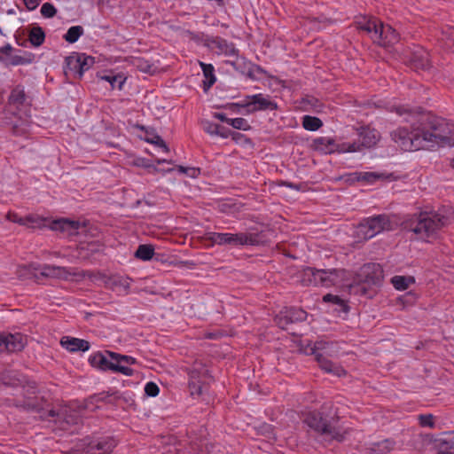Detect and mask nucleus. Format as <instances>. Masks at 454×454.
<instances>
[{"instance_id":"nucleus-58","label":"nucleus","mask_w":454,"mask_h":454,"mask_svg":"<svg viewBox=\"0 0 454 454\" xmlns=\"http://www.w3.org/2000/svg\"><path fill=\"white\" fill-rule=\"evenodd\" d=\"M222 336H223V334L219 331H216V332H207V333H205V338L209 339V340H217V339H219Z\"/></svg>"},{"instance_id":"nucleus-49","label":"nucleus","mask_w":454,"mask_h":454,"mask_svg":"<svg viewBox=\"0 0 454 454\" xmlns=\"http://www.w3.org/2000/svg\"><path fill=\"white\" fill-rule=\"evenodd\" d=\"M160 388L158 385L153 381L147 382L145 387V393L150 397H155L159 395Z\"/></svg>"},{"instance_id":"nucleus-17","label":"nucleus","mask_w":454,"mask_h":454,"mask_svg":"<svg viewBox=\"0 0 454 454\" xmlns=\"http://www.w3.org/2000/svg\"><path fill=\"white\" fill-rule=\"evenodd\" d=\"M31 98L27 95L24 86H15L8 97V104L15 109L21 111L31 106Z\"/></svg>"},{"instance_id":"nucleus-57","label":"nucleus","mask_w":454,"mask_h":454,"mask_svg":"<svg viewBox=\"0 0 454 454\" xmlns=\"http://www.w3.org/2000/svg\"><path fill=\"white\" fill-rule=\"evenodd\" d=\"M214 118L223 121V122H226L227 124L230 125V121L231 120V118H228L226 116L225 114L223 113H214L213 114Z\"/></svg>"},{"instance_id":"nucleus-46","label":"nucleus","mask_w":454,"mask_h":454,"mask_svg":"<svg viewBox=\"0 0 454 454\" xmlns=\"http://www.w3.org/2000/svg\"><path fill=\"white\" fill-rule=\"evenodd\" d=\"M41 13L44 18H52L57 13V9L51 3H44L41 7Z\"/></svg>"},{"instance_id":"nucleus-59","label":"nucleus","mask_w":454,"mask_h":454,"mask_svg":"<svg viewBox=\"0 0 454 454\" xmlns=\"http://www.w3.org/2000/svg\"><path fill=\"white\" fill-rule=\"evenodd\" d=\"M12 51V47L11 44L7 43L4 46L0 48V52L5 55H9Z\"/></svg>"},{"instance_id":"nucleus-3","label":"nucleus","mask_w":454,"mask_h":454,"mask_svg":"<svg viewBox=\"0 0 454 454\" xmlns=\"http://www.w3.org/2000/svg\"><path fill=\"white\" fill-rule=\"evenodd\" d=\"M450 223L449 217L439 213L422 212L404 223V228L424 241L436 239L441 230Z\"/></svg>"},{"instance_id":"nucleus-23","label":"nucleus","mask_w":454,"mask_h":454,"mask_svg":"<svg viewBox=\"0 0 454 454\" xmlns=\"http://www.w3.org/2000/svg\"><path fill=\"white\" fill-rule=\"evenodd\" d=\"M313 145L316 150H318L324 153H333L334 152L343 153L340 151L341 144H336L334 139L330 137H320L313 140Z\"/></svg>"},{"instance_id":"nucleus-54","label":"nucleus","mask_w":454,"mask_h":454,"mask_svg":"<svg viewBox=\"0 0 454 454\" xmlns=\"http://www.w3.org/2000/svg\"><path fill=\"white\" fill-rule=\"evenodd\" d=\"M9 219L12 220V222L18 223L20 225H25L27 222H32L31 217L22 218L19 217L17 215H14L12 218L9 217Z\"/></svg>"},{"instance_id":"nucleus-4","label":"nucleus","mask_w":454,"mask_h":454,"mask_svg":"<svg viewBox=\"0 0 454 454\" xmlns=\"http://www.w3.org/2000/svg\"><path fill=\"white\" fill-rule=\"evenodd\" d=\"M359 30L367 33L373 43L382 47H390L399 42V34L389 25H385L376 18H363L357 22Z\"/></svg>"},{"instance_id":"nucleus-55","label":"nucleus","mask_w":454,"mask_h":454,"mask_svg":"<svg viewBox=\"0 0 454 454\" xmlns=\"http://www.w3.org/2000/svg\"><path fill=\"white\" fill-rule=\"evenodd\" d=\"M216 136H219L223 138H227L231 136V129L220 125V129H218Z\"/></svg>"},{"instance_id":"nucleus-43","label":"nucleus","mask_w":454,"mask_h":454,"mask_svg":"<svg viewBox=\"0 0 454 454\" xmlns=\"http://www.w3.org/2000/svg\"><path fill=\"white\" fill-rule=\"evenodd\" d=\"M323 301H325V302H332L333 304H336V305L340 306L341 310L344 311V312H348V309H349L344 300H342L338 295H334V294H327L324 295L323 296Z\"/></svg>"},{"instance_id":"nucleus-13","label":"nucleus","mask_w":454,"mask_h":454,"mask_svg":"<svg viewBox=\"0 0 454 454\" xmlns=\"http://www.w3.org/2000/svg\"><path fill=\"white\" fill-rule=\"evenodd\" d=\"M29 269L36 279H39L40 277L67 279L71 275L67 268L51 264H30Z\"/></svg>"},{"instance_id":"nucleus-26","label":"nucleus","mask_w":454,"mask_h":454,"mask_svg":"<svg viewBox=\"0 0 454 454\" xmlns=\"http://www.w3.org/2000/svg\"><path fill=\"white\" fill-rule=\"evenodd\" d=\"M97 76L98 79L109 82L112 89L118 88L122 90L123 84L126 82V77L123 74H114L112 70L98 73Z\"/></svg>"},{"instance_id":"nucleus-12","label":"nucleus","mask_w":454,"mask_h":454,"mask_svg":"<svg viewBox=\"0 0 454 454\" xmlns=\"http://www.w3.org/2000/svg\"><path fill=\"white\" fill-rule=\"evenodd\" d=\"M308 313L301 308L289 307L282 309L274 318L276 325L283 329L287 330L292 324L303 322L307 319Z\"/></svg>"},{"instance_id":"nucleus-53","label":"nucleus","mask_w":454,"mask_h":454,"mask_svg":"<svg viewBox=\"0 0 454 454\" xmlns=\"http://www.w3.org/2000/svg\"><path fill=\"white\" fill-rule=\"evenodd\" d=\"M28 11L35 10L41 3V0H23Z\"/></svg>"},{"instance_id":"nucleus-10","label":"nucleus","mask_w":454,"mask_h":454,"mask_svg":"<svg viewBox=\"0 0 454 454\" xmlns=\"http://www.w3.org/2000/svg\"><path fill=\"white\" fill-rule=\"evenodd\" d=\"M117 442L113 436L85 437L82 440V447L86 454H109L116 447Z\"/></svg>"},{"instance_id":"nucleus-36","label":"nucleus","mask_w":454,"mask_h":454,"mask_svg":"<svg viewBox=\"0 0 454 454\" xmlns=\"http://www.w3.org/2000/svg\"><path fill=\"white\" fill-rule=\"evenodd\" d=\"M154 255V247L152 245H139L135 252V257L142 261H149Z\"/></svg>"},{"instance_id":"nucleus-9","label":"nucleus","mask_w":454,"mask_h":454,"mask_svg":"<svg viewBox=\"0 0 454 454\" xmlns=\"http://www.w3.org/2000/svg\"><path fill=\"white\" fill-rule=\"evenodd\" d=\"M107 351L106 354L101 352H97L91 355L89 358L90 364L101 371H112L114 372H119L126 376H132L135 371L128 366H120L116 364L115 361L112 360L107 355Z\"/></svg>"},{"instance_id":"nucleus-51","label":"nucleus","mask_w":454,"mask_h":454,"mask_svg":"<svg viewBox=\"0 0 454 454\" xmlns=\"http://www.w3.org/2000/svg\"><path fill=\"white\" fill-rule=\"evenodd\" d=\"M242 105H244V101L238 103H230L225 105L223 107L225 109H229L233 113H239L241 108L246 109V106H243Z\"/></svg>"},{"instance_id":"nucleus-2","label":"nucleus","mask_w":454,"mask_h":454,"mask_svg":"<svg viewBox=\"0 0 454 454\" xmlns=\"http://www.w3.org/2000/svg\"><path fill=\"white\" fill-rule=\"evenodd\" d=\"M339 421L337 410L333 411L331 403H325L321 411H311L305 418V423L311 429L331 440L343 442L348 431Z\"/></svg>"},{"instance_id":"nucleus-16","label":"nucleus","mask_w":454,"mask_h":454,"mask_svg":"<svg viewBox=\"0 0 454 454\" xmlns=\"http://www.w3.org/2000/svg\"><path fill=\"white\" fill-rule=\"evenodd\" d=\"M26 338L20 333H0V351L17 352L24 348Z\"/></svg>"},{"instance_id":"nucleus-62","label":"nucleus","mask_w":454,"mask_h":454,"mask_svg":"<svg viewBox=\"0 0 454 454\" xmlns=\"http://www.w3.org/2000/svg\"><path fill=\"white\" fill-rule=\"evenodd\" d=\"M231 138L235 141H238L240 137H244L243 134L239 133V132H236V131H231Z\"/></svg>"},{"instance_id":"nucleus-45","label":"nucleus","mask_w":454,"mask_h":454,"mask_svg":"<svg viewBox=\"0 0 454 454\" xmlns=\"http://www.w3.org/2000/svg\"><path fill=\"white\" fill-rule=\"evenodd\" d=\"M419 423L423 427H434V416L430 413L428 414H420L418 417Z\"/></svg>"},{"instance_id":"nucleus-15","label":"nucleus","mask_w":454,"mask_h":454,"mask_svg":"<svg viewBox=\"0 0 454 454\" xmlns=\"http://www.w3.org/2000/svg\"><path fill=\"white\" fill-rule=\"evenodd\" d=\"M318 274H314L312 286L330 287L335 286L340 282L344 270L331 269V270H317Z\"/></svg>"},{"instance_id":"nucleus-41","label":"nucleus","mask_w":454,"mask_h":454,"mask_svg":"<svg viewBox=\"0 0 454 454\" xmlns=\"http://www.w3.org/2000/svg\"><path fill=\"white\" fill-rule=\"evenodd\" d=\"M80 77H82L83 74L94 65L95 59L85 53H80Z\"/></svg>"},{"instance_id":"nucleus-24","label":"nucleus","mask_w":454,"mask_h":454,"mask_svg":"<svg viewBox=\"0 0 454 454\" xmlns=\"http://www.w3.org/2000/svg\"><path fill=\"white\" fill-rule=\"evenodd\" d=\"M60 344L63 348L70 352L87 351L90 345V342L74 337L64 336L60 340Z\"/></svg>"},{"instance_id":"nucleus-64","label":"nucleus","mask_w":454,"mask_h":454,"mask_svg":"<svg viewBox=\"0 0 454 454\" xmlns=\"http://www.w3.org/2000/svg\"><path fill=\"white\" fill-rule=\"evenodd\" d=\"M308 102L311 104L313 106H316L319 105V101L317 98H312L311 99H309Z\"/></svg>"},{"instance_id":"nucleus-21","label":"nucleus","mask_w":454,"mask_h":454,"mask_svg":"<svg viewBox=\"0 0 454 454\" xmlns=\"http://www.w3.org/2000/svg\"><path fill=\"white\" fill-rule=\"evenodd\" d=\"M388 175L378 172H354L348 175V182H364L366 184H375L379 180H386Z\"/></svg>"},{"instance_id":"nucleus-11","label":"nucleus","mask_w":454,"mask_h":454,"mask_svg":"<svg viewBox=\"0 0 454 454\" xmlns=\"http://www.w3.org/2000/svg\"><path fill=\"white\" fill-rule=\"evenodd\" d=\"M247 114L260 111H274L278 108L277 102L270 99L269 95L262 93L247 95L245 98L244 105Z\"/></svg>"},{"instance_id":"nucleus-63","label":"nucleus","mask_w":454,"mask_h":454,"mask_svg":"<svg viewBox=\"0 0 454 454\" xmlns=\"http://www.w3.org/2000/svg\"><path fill=\"white\" fill-rule=\"evenodd\" d=\"M138 67L144 72H150L151 66L148 65L146 62H145L144 65H138Z\"/></svg>"},{"instance_id":"nucleus-33","label":"nucleus","mask_w":454,"mask_h":454,"mask_svg":"<svg viewBox=\"0 0 454 454\" xmlns=\"http://www.w3.org/2000/svg\"><path fill=\"white\" fill-rule=\"evenodd\" d=\"M28 40L34 47L41 46L45 41V33L39 26H34L28 32Z\"/></svg>"},{"instance_id":"nucleus-27","label":"nucleus","mask_w":454,"mask_h":454,"mask_svg":"<svg viewBox=\"0 0 454 454\" xmlns=\"http://www.w3.org/2000/svg\"><path fill=\"white\" fill-rule=\"evenodd\" d=\"M65 63L64 73L67 76L73 75L75 78H82L80 77V53L73 52L70 56L66 58Z\"/></svg>"},{"instance_id":"nucleus-40","label":"nucleus","mask_w":454,"mask_h":454,"mask_svg":"<svg viewBox=\"0 0 454 454\" xmlns=\"http://www.w3.org/2000/svg\"><path fill=\"white\" fill-rule=\"evenodd\" d=\"M317 273V269L307 267L301 272V282L303 286H310L312 284L313 276Z\"/></svg>"},{"instance_id":"nucleus-47","label":"nucleus","mask_w":454,"mask_h":454,"mask_svg":"<svg viewBox=\"0 0 454 454\" xmlns=\"http://www.w3.org/2000/svg\"><path fill=\"white\" fill-rule=\"evenodd\" d=\"M328 345H329V343L323 341V340L316 341L314 343L313 348H311V354L314 355L315 356H316L317 353H324L325 356H328V352H327Z\"/></svg>"},{"instance_id":"nucleus-30","label":"nucleus","mask_w":454,"mask_h":454,"mask_svg":"<svg viewBox=\"0 0 454 454\" xmlns=\"http://www.w3.org/2000/svg\"><path fill=\"white\" fill-rule=\"evenodd\" d=\"M200 66L205 77V80L203 81V90L207 92L216 82L215 67L212 64H206L201 61L200 62Z\"/></svg>"},{"instance_id":"nucleus-60","label":"nucleus","mask_w":454,"mask_h":454,"mask_svg":"<svg viewBox=\"0 0 454 454\" xmlns=\"http://www.w3.org/2000/svg\"><path fill=\"white\" fill-rule=\"evenodd\" d=\"M282 185L294 190L300 189V184H296L288 181H283Z\"/></svg>"},{"instance_id":"nucleus-38","label":"nucleus","mask_w":454,"mask_h":454,"mask_svg":"<svg viewBox=\"0 0 454 454\" xmlns=\"http://www.w3.org/2000/svg\"><path fill=\"white\" fill-rule=\"evenodd\" d=\"M83 32L84 30L82 26H73L68 28L64 35V39L69 43H74L83 35Z\"/></svg>"},{"instance_id":"nucleus-8","label":"nucleus","mask_w":454,"mask_h":454,"mask_svg":"<svg viewBox=\"0 0 454 454\" xmlns=\"http://www.w3.org/2000/svg\"><path fill=\"white\" fill-rule=\"evenodd\" d=\"M357 139L351 143H342L340 151L348 153L360 152L364 148L373 147L380 140V133L368 126L357 129Z\"/></svg>"},{"instance_id":"nucleus-20","label":"nucleus","mask_w":454,"mask_h":454,"mask_svg":"<svg viewBox=\"0 0 454 454\" xmlns=\"http://www.w3.org/2000/svg\"><path fill=\"white\" fill-rule=\"evenodd\" d=\"M315 359L320 369L326 373H331L338 377L344 376L347 373L341 365L328 359L327 356H325L324 353H317Z\"/></svg>"},{"instance_id":"nucleus-19","label":"nucleus","mask_w":454,"mask_h":454,"mask_svg":"<svg viewBox=\"0 0 454 454\" xmlns=\"http://www.w3.org/2000/svg\"><path fill=\"white\" fill-rule=\"evenodd\" d=\"M100 279L103 281L106 288H109L113 291L128 292L131 283V279L129 278L118 274L109 276L102 274L100 276Z\"/></svg>"},{"instance_id":"nucleus-34","label":"nucleus","mask_w":454,"mask_h":454,"mask_svg":"<svg viewBox=\"0 0 454 454\" xmlns=\"http://www.w3.org/2000/svg\"><path fill=\"white\" fill-rule=\"evenodd\" d=\"M395 442L392 439H385L381 442L373 443L372 450L375 454H387L394 450Z\"/></svg>"},{"instance_id":"nucleus-31","label":"nucleus","mask_w":454,"mask_h":454,"mask_svg":"<svg viewBox=\"0 0 454 454\" xmlns=\"http://www.w3.org/2000/svg\"><path fill=\"white\" fill-rule=\"evenodd\" d=\"M47 405V400L44 399V397L35 396V398H26L20 406H22L27 411L42 412L45 411V406Z\"/></svg>"},{"instance_id":"nucleus-56","label":"nucleus","mask_w":454,"mask_h":454,"mask_svg":"<svg viewBox=\"0 0 454 454\" xmlns=\"http://www.w3.org/2000/svg\"><path fill=\"white\" fill-rule=\"evenodd\" d=\"M46 411H47V415L43 416V418H45V419L57 418V419H56V421H57V420H60L63 418L62 414L57 412L53 409L47 410Z\"/></svg>"},{"instance_id":"nucleus-28","label":"nucleus","mask_w":454,"mask_h":454,"mask_svg":"<svg viewBox=\"0 0 454 454\" xmlns=\"http://www.w3.org/2000/svg\"><path fill=\"white\" fill-rule=\"evenodd\" d=\"M437 454H454V434L444 433L435 443Z\"/></svg>"},{"instance_id":"nucleus-44","label":"nucleus","mask_w":454,"mask_h":454,"mask_svg":"<svg viewBox=\"0 0 454 454\" xmlns=\"http://www.w3.org/2000/svg\"><path fill=\"white\" fill-rule=\"evenodd\" d=\"M230 125L236 129L249 130L251 129L248 121L241 117L234 118L230 121Z\"/></svg>"},{"instance_id":"nucleus-22","label":"nucleus","mask_w":454,"mask_h":454,"mask_svg":"<svg viewBox=\"0 0 454 454\" xmlns=\"http://www.w3.org/2000/svg\"><path fill=\"white\" fill-rule=\"evenodd\" d=\"M409 63L411 67L416 70H427L431 67L429 54L422 48H419L411 53Z\"/></svg>"},{"instance_id":"nucleus-48","label":"nucleus","mask_w":454,"mask_h":454,"mask_svg":"<svg viewBox=\"0 0 454 454\" xmlns=\"http://www.w3.org/2000/svg\"><path fill=\"white\" fill-rule=\"evenodd\" d=\"M177 170L180 173L185 174L186 176L195 178L200 174V169L199 168L194 167H184L178 166Z\"/></svg>"},{"instance_id":"nucleus-25","label":"nucleus","mask_w":454,"mask_h":454,"mask_svg":"<svg viewBox=\"0 0 454 454\" xmlns=\"http://www.w3.org/2000/svg\"><path fill=\"white\" fill-rule=\"evenodd\" d=\"M207 372L206 369H203V372H200L197 369H193L189 373V389L192 395H200L203 391V382L201 378Z\"/></svg>"},{"instance_id":"nucleus-52","label":"nucleus","mask_w":454,"mask_h":454,"mask_svg":"<svg viewBox=\"0 0 454 454\" xmlns=\"http://www.w3.org/2000/svg\"><path fill=\"white\" fill-rule=\"evenodd\" d=\"M30 60L25 59L24 57L22 56H19V55H14L12 57L11 59V64L12 66H20V65H24V64H27L29 63Z\"/></svg>"},{"instance_id":"nucleus-29","label":"nucleus","mask_w":454,"mask_h":454,"mask_svg":"<svg viewBox=\"0 0 454 454\" xmlns=\"http://www.w3.org/2000/svg\"><path fill=\"white\" fill-rule=\"evenodd\" d=\"M80 225L78 221L62 218L52 223V230L67 232L68 235H74L77 232Z\"/></svg>"},{"instance_id":"nucleus-18","label":"nucleus","mask_w":454,"mask_h":454,"mask_svg":"<svg viewBox=\"0 0 454 454\" xmlns=\"http://www.w3.org/2000/svg\"><path fill=\"white\" fill-rule=\"evenodd\" d=\"M358 276L364 282L379 285L383 279V270L378 263H366L361 267Z\"/></svg>"},{"instance_id":"nucleus-50","label":"nucleus","mask_w":454,"mask_h":454,"mask_svg":"<svg viewBox=\"0 0 454 454\" xmlns=\"http://www.w3.org/2000/svg\"><path fill=\"white\" fill-rule=\"evenodd\" d=\"M204 130L210 135H216L220 129V124L214 123L211 121H205L203 125Z\"/></svg>"},{"instance_id":"nucleus-1","label":"nucleus","mask_w":454,"mask_h":454,"mask_svg":"<svg viewBox=\"0 0 454 454\" xmlns=\"http://www.w3.org/2000/svg\"><path fill=\"white\" fill-rule=\"evenodd\" d=\"M421 133L425 137V148L438 146H454V122L428 114L419 120Z\"/></svg>"},{"instance_id":"nucleus-35","label":"nucleus","mask_w":454,"mask_h":454,"mask_svg":"<svg viewBox=\"0 0 454 454\" xmlns=\"http://www.w3.org/2000/svg\"><path fill=\"white\" fill-rule=\"evenodd\" d=\"M109 357L115 361L120 366H128L137 364V359L133 356L121 355L114 351H107Z\"/></svg>"},{"instance_id":"nucleus-6","label":"nucleus","mask_w":454,"mask_h":454,"mask_svg":"<svg viewBox=\"0 0 454 454\" xmlns=\"http://www.w3.org/2000/svg\"><path fill=\"white\" fill-rule=\"evenodd\" d=\"M207 239L218 246H228L231 247H239L243 246H254L258 243L257 236L252 233H223L208 232Z\"/></svg>"},{"instance_id":"nucleus-7","label":"nucleus","mask_w":454,"mask_h":454,"mask_svg":"<svg viewBox=\"0 0 454 454\" xmlns=\"http://www.w3.org/2000/svg\"><path fill=\"white\" fill-rule=\"evenodd\" d=\"M391 229L392 223L388 215L381 214L363 219L357 226V233L364 239H370L377 234Z\"/></svg>"},{"instance_id":"nucleus-37","label":"nucleus","mask_w":454,"mask_h":454,"mask_svg":"<svg viewBox=\"0 0 454 454\" xmlns=\"http://www.w3.org/2000/svg\"><path fill=\"white\" fill-rule=\"evenodd\" d=\"M323 126V121L316 116L304 115L302 117V127L309 131H316Z\"/></svg>"},{"instance_id":"nucleus-32","label":"nucleus","mask_w":454,"mask_h":454,"mask_svg":"<svg viewBox=\"0 0 454 454\" xmlns=\"http://www.w3.org/2000/svg\"><path fill=\"white\" fill-rule=\"evenodd\" d=\"M213 445L205 438L192 440L190 442V450L193 454H210Z\"/></svg>"},{"instance_id":"nucleus-14","label":"nucleus","mask_w":454,"mask_h":454,"mask_svg":"<svg viewBox=\"0 0 454 454\" xmlns=\"http://www.w3.org/2000/svg\"><path fill=\"white\" fill-rule=\"evenodd\" d=\"M206 45L211 50L215 51L217 54H224L226 56H237V60L231 61L230 63L236 70L239 69V51L236 49L233 43H230L226 39L222 38L220 36H211L207 38Z\"/></svg>"},{"instance_id":"nucleus-61","label":"nucleus","mask_w":454,"mask_h":454,"mask_svg":"<svg viewBox=\"0 0 454 454\" xmlns=\"http://www.w3.org/2000/svg\"><path fill=\"white\" fill-rule=\"evenodd\" d=\"M447 33L449 35V38L448 39L450 40V42L454 46V27H449L447 29Z\"/></svg>"},{"instance_id":"nucleus-39","label":"nucleus","mask_w":454,"mask_h":454,"mask_svg":"<svg viewBox=\"0 0 454 454\" xmlns=\"http://www.w3.org/2000/svg\"><path fill=\"white\" fill-rule=\"evenodd\" d=\"M413 278L404 276H395L391 278V283L396 290H405L409 287L410 283L413 282Z\"/></svg>"},{"instance_id":"nucleus-42","label":"nucleus","mask_w":454,"mask_h":454,"mask_svg":"<svg viewBox=\"0 0 454 454\" xmlns=\"http://www.w3.org/2000/svg\"><path fill=\"white\" fill-rule=\"evenodd\" d=\"M146 134H147V137L145 138V140L148 142V143H151V144H153L160 148L163 149L164 152L168 153L169 151L167 144L165 143V141L161 138L160 136H159L158 134L156 133H153V132H147L146 131Z\"/></svg>"},{"instance_id":"nucleus-5","label":"nucleus","mask_w":454,"mask_h":454,"mask_svg":"<svg viewBox=\"0 0 454 454\" xmlns=\"http://www.w3.org/2000/svg\"><path fill=\"white\" fill-rule=\"evenodd\" d=\"M392 139L404 151H417L425 148L419 121L412 126L411 130L400 127L391 132Z\"/></svg>"}]
</instances>
